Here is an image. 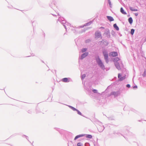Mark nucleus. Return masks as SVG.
Instances as JSON below:
<instances>
[{
  "mask_svg": "<svg viewBox=\"0 0 146 146\" xmlns=\"http://www.w3.org/2000/svg\"><path fill=\"white\" fill-rule=\"evenodd\" d=\"M97 62L99 65H100L102 68H103L104 67V66L103 65L101 61L99 59H98L97 60Z\"/></svg>",
  "mask_w": 146,
  "mask_h": 146,
  "instance_id": "1",
  "label": "nucleus"
},
{
  "mask_svg": "<svg viewBox=\"0 0 146 146\" xmlns=\"http://www.w3.org/2000/svg\"><path fill=\"white\" fill-rule=\"evenodd\" d=\"M104 128L103 126H100L98 127V129L99 131L100 132H102L104 129Z\"/></svg>",
  "mask_w": 146,
  "mask_h": 146,
  "instance_id": "2",
  "label": "nucleus"
},
{
  "mask_svg": "<svg viewBox=\"0 0 146 146\" xmlns=\"http://www.w3.org/2000/svg\"><path fill=\"white\" fill-rule=\"evenodd\" d=\"M95 35L96 38H98L101 37V35L100 33H95Z\"/></svg>",
  "mask_w": 146,
  "mask_h": 146,
  "instance_id": "3",
  "label": "nucleus"
},
{
  "mask_svg": "<svg viewBox=\"0 0 146 146\" xmlns=\"http://www.w3.org/2000/svg\"><path fill=\"white\" fill-rule=\"evenodd\" d=\"M62 81L64 82H69L70 81L68 78H64L62 79Z\"/></svg>",
  "mask_w": 146,
  "mask_h": 146,
  "instance_id": "4",
  "label": "nucleus"
},
{
  "mask_svg": "<svg viewBox=\"0 0 146 146\" xmlns=\"http://www.w3.org/2000/svg\"><path fill=\"white\" fill-rule=\"evenodd\" d=\"M111 55L113 56H115L117 55V53L115 52H113L110 53Z\"/></svg>",
  "mask_w": 146,
  "mask_h": 146,
  "instance_id": "5",
  "label": "nucleus"
},
{
  "mask_svg": "<svg viewBox=\"0 0 146 146\" xmlns=\"http://www.w3.org/2000/svg\"><path fill=\"white\" fill-rule=\"evenodd\" d=\"M118 78L120 80H122L125 78V77H121V76L120 74H118Z\"/></svg>",
  "mask_w": 146,
  "mask_h": 146,
  "instance_id": "6",
  "label": "nucleus"
},
{
  "mask_svg": "<svg viewBox=\"0 0 146 146\" xmlns=\"http://www.w3.org/2000/svg\"><path fill=\"white\" fill-rule=\"evenodd\" d=\"M108 19L110 21H114V19L112 17L110 16H107V17Z\"/></svg>",
  "mask_w": 146,
  "mask_h": 146,
  "instance_id": "7",
  "label": "nucleus"
},
{
  "mask_svg": "<svg viewBox=\"0 0 146 146\" xmlns=\"http://www.w3.org/2000/svg\"><path fill=\"white\" fill-rule=\"evenodd\" d=\"M115 65L116 68L118 69H120V68L119 63L117 62H116L115 64Z\"/></svg>",
  "mask_w": 146,
  "mask_h": 146,
  "instance_id": "8",
  "label": "nucleus"
},
{
  "mask_svg": "<svg viewBox=\"0 0 146 146\" xmlns=\"http://www.w3.org/2000/svg\"><path fill=\"white\" fill-rule=\"evenodd\" d=\"M120 11L124 15L126 14V13L125 11H124V10L122 7L120 9Z\"/></svg>",
  "mask_w": 146,
  "mask_h": 146,
  "instance_id": "9",
  "label": "nucleus"
},
{
  "mask_svg": "<svg viewBox=\"0 0 146 146\" xmlns=\"http://www.w3.org/2000/svg\"><path fill=\"white\" fill-rule=\"evenodd\" d=\"M88 52H86L82 55L81 57L83 58L86 56L88 55Z\"/></svg>",
  "mask_w": 146,
  "mask_h": 146,
  "instance_id": "10",
  "label": "nucleus"
},
{
  "mask_svg": "<svg viewBox=\"0 0 146 146\" xmlns=\"http://www.w3.org/2000/svg\"><path fill=\"white\" fill-rule=\"evenodd\" d=\"M113 26L114 27L117 31L119 30V28L117 26V25L116 24H115L113 25Z\"/></svg>",
  "mask_w": 146,
  "mask_h": 146,
  "instance_id": "11",
  "label": "nucleus"
},
{
  "mask_svg": "<svg viewBox=\"0 0 146 146\" xmlns=\"http://www.w3.org/2000/svg\"><path fill=\"white\" fill-rule=\"evenodd\" d=\"M128 21L130 24H131L132 23L133 21L132 18L131 17H130L128 19Z\"/></svg>",
  "mask_w": 146,
  "mask_h": 146,
  "instance_id": "12",
  "label": "nucleus"
},
{
  "mask_svg": "<svg viewBox=\"0 0 146 146\" xmlns=\"http://www.w3.org/2000/svg\"><path fill=\"white\" fill-rule=\"evenodd\" d=\"M103 54H104V58L106 60H107L108 59V54L107 53H105L104 52H103Z\"/></svg>",
  "mask_w": 146,
  "mask_h": 146,
  "instance_id": "13",
  "label": "nucleus"
},
{
  "mask_svg": "<svg viewBox=\"0 0 146 146\" xmlns=\"http://www.w3.org/2000/svg\"><path fill=\"white\" fill-rule=\"evenodd\" d=\"M84 135H78L76 136V137H75L74 138V140H76V139H77L78 138L80 137H82Z\"/></svg>",
  "mask_w": 146,
  "mask_h": 146,
  "instance_id": "14",
  "label": "nucleus"
},
{
  "mask_svg": "<svg viewBox=\"0 0 146 146\" xmlns=\"http://www.w3.org/2000/svg\"><path fill=\"white\" fill-rule=\"evenodd\" d=\"M130 9L131 10V11H137V9H134L132 7H130Z\"/></svg>",
  "mask_w": 146,
  "mask_h": 146,
  "instance_id": "15",
  "label": "nucleus"
},
{
  "mask_svg": "<svg viewBox=\"0 0 146 146\" xmlns=\"http://www.w3.org/2000/svg\"><path fill=\"white\" fill-rule=\"evenodd\" d=\"M70 108L72 109L74 111H77V110L75 108H74L73 107H72V106H70Z\"/></svg>",
  "mask_w": 146,
  "mask_h": 146,
  "instance_id": "16",
  "label": "nucleus"
},
{
  "mask_svg": "<svg viewBox=\"0 0 146 146\" xmlns=\"http://www.w3.org/2000/svg\"><path fill=\"white\" fill-rule=\"evenodd\" d=\"M92 136L90 135H88L86 136L87 138H92Z\"/></svg>",
  "mask_w": 146,
  "mask_h": 146,
  "instance_id": "17",
  "label": "nucleus"
},
{
  "mask_svg": "<svg viewBox=\"0 0 146 146\" xmlns=\"http://www.w3.org/2000/svg\"><path fill=\"white\" fill-rule=\"evenodd\" d=\"M134 32V30L133 29H131V33L132 35H133V34Z\"/></svg>",
  "mask_w": 146,
  "mask_h": 146,
  "instance_id": "18",
  "label": "nucleus"
},
{
  "mask_svg": "<svg viewBox=\"0 0 146 146\" xmlns=\"http://www.w3.org/2000/svg\"><path fill=\"white\" fill-rule=\"evenodd\" d=\"M82 144L80 143H78L77 144V146H82Z\"/></svg>",
  "mask_w": 146,
  "mask_h": 146,
  "instance_id": "19",
  "label": "nucleus"
},
{
  "mask_svg": "<svg viewBox=\"0 0 146 146\" xmlns=\"http://www.w3.org/2000/svg\"><path fill=\"white\" fill-rule=\"evenodd\" d=\"M76 111L78 113V114L80 115H82L81 113L79 110H77Z\"/></svg>",
  "mask_w": 146,
  "mask_h": 146,
  "instance_id": "20",
  "label": "nucleus"
},
{
  "mask_svg": "<svg viewBox=\"0 0 146 146\" xmlns=\"http://www.w3.org/2000/svg\"><path fill=\"white\" fill-rule=\"evenodd\" d=\"M86 50L87 49L86 48H84L82 49V52H84L86 51Z\"/></svg>",
  "mask_w": 146,
  "mask_h": 146,
  "instance_id": "21",
  "label": "nucleus"
},
{
  "mask_svg": "<svg viewBox=\"0 0 146 146\" xmlns=\"http://www.w3.org/2000/svg\"><path fill=\"white\" fill-rule=\"evenodd\" d=\"M86 76V75L85 74H83L82 76V78L84 79V78H85Z\"/></svg>",
  "mask_w": 146,
  "mask_h": 146,
  "instance_id": "22",
  "label": "nucleus"
},
{
  "mask_svg": "<svg viewBox=\"0 0 146 146\" xmlns=\"http://www.w3.org/2000/svg\"><path fill=\"white\" fill-rule=\"evenodd\" d=\"M93 91L94 93H96L97 92V90H93Z\"/></svg>",
  "mask_w": 146,
  "mask_h": 146,
  "instance_id": "23",
  "label": "nucleus"
},
{
  "mask_svg": "<svg viewBox=\"0 0 146 146\" xmlns=\"http://www.w3.org/2000/svg\"><path fill=\"white\" fill-rule=\"evenodd\" d=\"M108 3H109V4L110 5V7H111V1L110 0L108 1Z\"/></svg>",
  "mask_w": 146,
  "mask_h": 146,
  "instance_id": "24",
  "label": "nucleus"
},
{
  "mask_svg": "<svg viewBox=\"0 0 146 146\" xmlns=\"http://www.w3.org/2000/svg\"><path fill=\"white\" fill-rule=\"evenodd\" d=\"M143 75L144 76H145L146 75V71H144Z\"/></svg>",
  "mask_w": 146,
  "mask_h": 146,
  "instance_id": "25",
  "label": "nucleus"
},
{
  "mask_svg": "<svg viewBox=\"0 0 146 146\" xmlns=\"http://www.w3.org/2000/svg\"><path fill=\"white\" fill-rule=\"evenodd\" d=\"M126 86L128 88H130V86L129 84H128Z\"/></svg>",
  "mask_w": 146,
  "mask_h": 146,
  "instance_id": "26",
  "label": "nucleus"
},
{
  "mask_svg": "<svg viewBox=\"0 0 146 146\" xmlns=\"http://www.w3.org/2000/svg\"><path fill=\"white\" fill-rule=\"evenodd\" d=\"M135 15L136 16H137L138 15V13H135Z\"/></svg>",
  "mask_w": 146,
  "mask_h": 146,
  "instance_id": "27",
  "label": "nucleus"
},
{
  "mask_svg": "<svg viewBox=\"0 0 146 146\" xmlns=\"http://www.w3.org/2000/svg\"><path fill=\"white\" fill-rule=\"evenodd\" d=\"M137 88V86H134L133 87V88Z\"/></svg>",
  "mask_w": 146,
  "mask_h": 146,
  "instance_id": "28",
  "label": "nucleus"
},
{
  "mask_svg": "<svg viewBox=\"0 0 146 146\" xmlns=\"http://www.w3.org/2000/svg\"><path fill=\"white\" fill-rule=\"evenodd\" d=\"M116 92H113L112 93V94H113V95H115V94H116Z\"/></svg>",
  "mask_w": 146,
  "mask_h": 146,
  "instance_id": "29",
  "label": "nucleus"
},
{
  "mask_svg": "<svg viewBox=\"0 0 146 146\" xmlns=\"http://www.w3.org/2000/svg\"><path fill=\"white\" fill-rule=\"evenodd\" d=\"M100 28H101V29H104V27H101Z\"/></svg>",
  "mask_w": 146,
  "mask_h": 146,
  "instance_id": "30",
  "label": "nucleus"
},
{
  "mask_svg": "<svg viewBox=\"0 0 146 146\" xmlns=\"http://www.w3.org/2000/svg\"><path fill=\"white\" fill-rule=\"evenodd\" d=\"M117 59H118V58H117Z\"/></svg>",
  "mask_w": 146,
  "mask_h": 146,
  "instance_id": "31",
  "label": "nucleus"
}]
</instances>
